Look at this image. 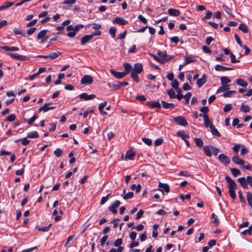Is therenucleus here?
I'll list each match as a JSON object with an SVG mask.
<instances>
[{
	"label": "nucleus",
	"instance_id": "obj_18",
	"mask_svg": "<svg viewBox=\"0 0 252 252\" xmlns=\"http://www.w3.org/2000/svg\"><path fill=\"white\" fill-rule=\"evenodd\" d=\"M146 104L147 106L150 107L151 108H160L161 105L159 102L156 101H148L146 102Z\"/></svg>",
	"mask_w": 252,
	"mask_h": 252
},
{
	"label": "nucleus",
	"instance_id": "obj_37",
	"mask_svg": "<svg viewBox=\"0 0 252 252\" xmlns=\"http://www.w3.org/2000/svg\"><path fill=\"white\" fill-rule=\"evenodd\" d=\"M240 111L244 113L248 112L250 111V107L249 105L242 103L240 107Z\"/></svg>",
	"mask_w": 252,
	"mask_h": 252
},
{
	"label": "nucleus",
	"instance_id": "obj_52",
	"mask_svg": "<svg viewBox=\"0 0 252 252\" xmlns=\"http://www.w3.org/2000/svg\"><path fill=\"white\" fill-rule=\"evenodd\" d=\"M167 94L171 98H176V94L174 91L173 89H170L168 91Z\"/></svg>",
	"mask_w": 252,
	"mask_h": 252
},
{
	"label": "nucleus",
	"instance_id": "obj_6",
	"mask_svg": "<svg viewBox=\"0 0 252 252\" xmlns=\"http://www.w3.org/2000/svg\"><path fill=\"white\" fill-rule=\"evenodd\" d=\"M7 55L8 56L11 57L12 58L14 59H16L19 61H26L28 60V57L25 56L20 55H17L13 53H8Z\"/></svg>",
	"mask_w": 252,
	"mask_h": 252
},
{
	"label": "nucleus",
	"instance_id": "obj_2",
	"mask_svg": "<svg viewBox=\"0 0 252 252\" xmlns=\"http://www.w3.org/2000/svg\"><path fill=\"white\" fill-rule=\"evenodd\" d=\"M232 161L237 165H240L242 166V167L245 169L250 170L251 169V165L249 163H247V165H244L245 161L240 158L238 156L234 155L232 158Z\"/></svg>",
	"mask_w": 252,
	"mask_h": 252
},
{
	"label": "nucleus",
	"instance_id": "obj_48",
	"mask_svg": "<svg viewBox=\"0 0 252 252\" xmlns=\"http://www.w3.org/2000/svg\"><path fill=\"white\" fill-rule=\"evenodd\" d=\"M52 223H50L47 226H44L42 227H37V229L40 231L46 232L49 230V228L52 226Z\"/></svg>",
	"mask_w": 252,
	"mask_h": 252
},
{
	"label": "nucleus",
	"instance_id": "obj_61",
	"mask_svg": "<svg viewBox=\"0 0 252 252\" xmlns=\"http://www.w3.org/2000/svg\"><path fill=\"white\" fill-rule=\"evenodd\" d=\"M171 84H172V87L175 90L177 89L178 88H179V82L177 80L174 79V80L172 81Z\"/></svg>",
	"mask_w": 252,
	"mask_h": 252
},
{
	"label": "nucleus",
	"instance_id": "obj_42",
	"mask_svg": "<svg viewBox=\"0 0 252 252\" xmlns=\"http://www.w3.org/2000/svg\"><path fill=\"white\" fill-rule=\"evenodd\" d=\"M135 154L131 151H128L126 155V158L129 159H132L134 157Z\"/></svg>",
	"mask_w": 252,
	"mask_h": 252
},
{
	"label": "nucleus",
	"instance_id": "obj_8",
	"mask_svg": "<svg viewBox=\"0 0 252 252\" xmlns=\"http://www.w3.org/2000/svg\"><path fill=\"white\" fill-rule=\"evenodd\" d=\"M48 31L47 30H43L40 31L37 36L38 39H41V43H44V41L48 38V36H46Z\"/></svg>",
	"mask_w": 252,
	"mask_h": 252
},
{
	"label": "nucleus",
	"instance_id": "obj_40",
	"mask_svg": "<svg viewBox=\"0 0 252 252\" xmlns=\"http://www.w3.org/2000/svg\"><path fill=\"white\" fill-rule=\"evenodd\" d=\"M194 140L197 147H201L203 146V142L201 138H195Z\"/></svg>",
	"mask_w": 252,
	"mask_h": 252
},
{
	"label": "nucleus",
	"instance_id": "obj_30",
	"mask_svg": "<svg viewBox=\"0 0 252 252\" xmlns=\"http://www.w3.org/2000/svg\"><path fill=\"white\" fill-rule=\"evenodd\" d=\"M61 55L60 52H53L48 55L49 59L51 60H54Z\"/></svg>",
	"mask_w": 252,
	"mask_h": 252
},
{
	"label": "nucleus",
	"instance_id": "obj_56",
	"mask_svg": "<svg viewBox=\"0 0 252 252\" xmlns=\"http://www.w3.org/2000/svg\"><path fill=\"white\" fill-rule=\"evenodd\" d=\"M212 217L214 219V223L216 225H218L220 221L217 216L214 214H212Z\"/></svg>",
	"mask_w": 252,
	"mask_h": 252
},
{
	"label": "nucleus",
	"instance_id": "obj_64",
	"mask_svg": "<svg viewBox=\"0 0 252 252\" xmlns=\"http://www.w3.org/2000/svg\"><path fill=\"white\" fill-rule=\"evenodd\" d=\"M232 109V105L231 104H227L225 105L223 108V111L225 112H228Z\"/></svg>",
	"mask_w": 252,
	"mask_h": 252
},
{
	"label": "nucleus",
	"instance_id": "obj_12",
	"mask_svg": "<svg viewBox=\"0 0 252 252\" xmlns=\"http://www.w3.org/2000/svg\"><path fill=\"white\" fill-rule=\"evenodd\" d=\"M50 103H45L43 106L40 107L38 109L39 112L43 111L44 112H47L50 110L54 109L56 107L55 106H49L50 105Z\"/></svg>",
	"mask_w": 252,
	"mask_h": 252
},
{
	"label": "nucleus",
	"instance_id": "obj_23",
	"mask_svg": "<svg viewBox=\"0 0 252 252\" xmlns=\"http://www.w3.org/2000/svg\"><path fill=\"white\" fill-rule=\"evenodd\" d=\"M0 48L5 50V51H17L19 49L17 47L14 46H1Z\"/></svg>",
	"mask_w": 252,
	"mask_h": 252
},
{
	"label": "nucleus",
	"instance_id": "obj_33",
	"mask_svg": "<svg viewBox=\"0 0 252 252\" xmlns=\"http://www.w3.org/2000/svg\"><path fill=\"white\" fill-rule=\"evenodd\" d=\"M210 129H211V132H212V134L213 135H215V136H218V137H220L221 136V135L220 133V132L215 128V127L214 126V125L213 126H211L210 127Z\"/></svg>",
	"mask_w": 252,
	"mask_h": 252
},
{
	"label": "nucleus",
	"instance_id": "obj_32",
	"mask_svg": "<svg viewBox=\"0 0 252 252\" xmlns=\"http://www.w3.org/2000/svg\"><path fill=\"white\" fill-rule=\"evenodd\" d=\"M221 85H228L231 82V80L227 77L222 76L220 79Z\"/></svg>",
	"mask_w": 252,
	"mask_h": 252
},
{
	"label": "nucleus",
	"instance_id": "obj_39",
	"mask_svg": "<svg viewBox=\"0 0 252 252\" xmlns=\"http://www.w3.org/2000/svg\"><path fill=\"white\" fill-rule=\"evenodd\" d=\"M106 104H107V102L106 101H105V102H103L100 103L98 106V110L102 114L104 115V114H106V113H107L106 112L103 111V109L104 108V107L106 106Z\"/></svg>",
	"mask_w": 252,
	"mask_h": 252
},
{
	"label": "nucleus",
	"instance_id": "obj_27",
	"mask_svg": "<svg viewBox=\"0 0 252 252\" xmlns=\"http://www.w3.org/2000/svg\"><path fill=\"white\" fill-rule=\"evenodd\" d=\"M38 137L39 134L36 131H31L27 134V138H37Z\"/></svg>",
	"mask_w": 252,
	"mask_h": 252
},
{
	"label": "nucleus",
	"instance_id": "obj_10",
	"mask_svg": "<svg viewBox=\"0 0 252 252\" xmlns=\"http://www.w3.org/2000/svg\"><path fill=\"white\" fill-rule=\"evenodd\" d=\"M158 55L159 56V63L164 64L165 63L166 57H167V54L165 51H158Z\"/></svg>",
	"mask_w": 252,
	"mask_h": 252
},
{
	"label": "nucleus",
	"instance_id": "obj_28",
	"mask_svg": "<svg viewBox=\"0 0 252 252\" xmlns=\"http://www.w3.org/2000/svg\"><path fill=\"white\" fill-rule=\"evenodd\" d=\"M123 66L124 67L125 71V72L124 73H126V75L128 74L131 71H132V67L131 65L128 63H124Z\"/></svg>",
	"mask_w": 252,
	"mask_h": 252
},
{
	"label": "nucleus",
	"instance_id": "obj_51",
	"mask_svg": "<svg viewBox=\"0 0 252 252\" xmlns=\"http://www.w3.org/2000/svg\"><path fill=\"white\" fill-rule=\"evenodd\" d=\"M90 25H92L93 26V28L94 29V30H99L101 28V26L100 24H96V23H93V24H89L87 26H86V27H88Z\"/></svg>",
	"mask_w": 252,
	"mask_h": 252
},
{
	"label": "nucleus",
	"instance_id": "obj_16",
	"mask_svg": "<svg viewBox=\"0 0 252 252\" xmlns=\"http://www.w3.org/2000/svg\"><path fill=\"white\" fill-rule=\"evenodd\" d=\"M238 181L244 189H247L248 188L247 178L240 177L238 179Z\"/></svg>",
	"mask_w": 252,
	"mask_h": 252
},
{
	"label": "nucleus",
	"instance_id": "obj_35",
	"mask_svg": "<svg viewBox=\"0 0 252 252\" xmlns=\"http://www.w3.org/2000/svg\"><path fill=\"white\" fill-rule=\"evenodd\" d=\"M108 85L110 88H113L115 90L118 89L120 88L119 81H116L111 84H110V83H108Z\"/></svg>",
	"mask_w": 252,
	"mask_h": 252
},
{
	"label": "nucleus",
	"instance_id": "obj_1",
	"mask_svg": "<svg viewBox=\"0 0 252 252\" xmlns=\"http://www.w3.org/2000/svg\"><path fill=\"white\" fill-rule=\"evenodd\" d=\"M226 181L228 184V192L231 198L233 199H235L236 198L235 194V190L236 189V184L234 181L230 178L229 176H225V177Z\"/></svg>",
	"mask_w": 252,
	"mask_h": 252
},
{
	"label": "nucleus",
	"instance_id": "obj_58",
	"mask_svg": "<svg viewBox=\"0 0 252 252\" xmlns=\"http://www.w3.org/2000/svg\"><path fill=\"white\" fill-rule=\"evenodd\" d=\"M230 59H231V62L233 63H238L240 62L239 60H237L235 59L236 56L235 55H234L232 53L230 54Z\"/></svg>",
	"mask_w": 252,
	"mask_h": 252
},
{
	"label": "nucleus",
	"instance_id": "obj_46",
	"mask_svg": "<svg viewBox=\"0 0 252 252\" xmlns=\"http://www.w3.org/2000/svg\"><path fill=\"white\" fill-rule=\"evenodd\" d=\"M139 73L131 71V77L133 78V79L136 82H138L139 81V79L138 76Z\"/></svg>",
	"mask_w": 252,
	"mask_h": 252
},
{
	"label": "nucleus",
	"instance_id": "obj_15",
	"mask_svg": "<svg viewBox=\"0 0 252 252\" xmlns=\"http://www.w3.org/2000/svg\"><path fill=\"white\" fill-rule=\"evenodd\" d=\"M143 70L142 64L140 63H136L134 64V68L132 69V71L138 73H141Z\"/></svg>",
	"mask_w": 252,
	"mask_h": 252
},
{
	"label": "nucleus",
	"instance_id": "obj_20",
	"mask_svg": "<svg viewBox=\"0 0 252 252\" xmlns=\"http://www.w3.org/2000/svg\"><path fill=\"white\" fill-rule=\"evenodd\" d=\"M207 81V78L205 74H204L202 77L198 79L197 80V84L198 87H201L203 86Z\"/></svg>",
	"mask_w": 252,
	"mask_h": 252
},
{
	"label": "nucleus",
	"instance_id": "obj_53",
	"mask_svg": "<svg viewBox=\"0 0 252 252\" xmlns=\"http://www.w3.org/2000/svg\"><path fill=\"white\" fill-rule=\"evenodd\" d=\"M222 8L226 13L233 17H234V16L231 13L230 9L227 6L223 5Z\"/></svg>",
	"mask_w": 252,
	"mask_h": 252
},
{
	"label": "nucleus",
	"instance_id": "obj_34",
	"mask_svg": "<svg viewBox=\"0 0 252 252\" xmlns=\"http://www.w3.org/2000/svg\"><path fill=\"white\" fill-rule=\"evenodd\" d=\"M246 197L248 204L252 208V193L247 192Z\"/></svg>",
	"mask_w": 252,
	"mask_h": 252
},
{
	"label": "nucleus",
	"instance_id": "obj_60",
	"mask_svg": "<svg viewBox=\"0 0 252 252\" xmlns=\"http://www.w3.org/2000/svg\"><path fill=\"white\" fill-rule=\"evenodd\" d=\"M133 196V193L132 192H129L123 195V198L125 200L131 198Z\"/></svg>",
	"mask_w": 252,
	"mask_h": 252
},
{
	"label": "nucleus",
	"instance_id": "obj_41",
	"mask_svg": "<svg viewBox=\"0 0 252 252\" xmlns=\"http://www.w3.org/2000/svg\"><path fill=\"white\" fill-rule=\"evenodd\" d=\"M230 170L231 171L232 174L234 177H237L241 175V172L237 168H231Z\"/></svg>",
	"mask_w": 252,
	"mask_h": 252
},
{
	"label": "nucleus",
	"instance_id": "obj_31",
	"mask_svg": "<svg viewBox=\"0 0 252 252\" xmlns=\"http://www.w3.org/2000/svg\"><path fill=\"white\" fill-rule=\"evenodd\" d=\"M177 135L179 137H181V138L184 140H185L186 138H189V135L188 134H186L185 131L183 130L178 131L177 133Z\"/></svg>",
	"mask_w": 252,
	"mask_h": 252
},
{
	"label": "nucleus",
	"instance_id": "obj_55",
	"mask_svg": "<svg viewBox=\"0 0 252 252\" xmlns=\"http://www.w3.org/2000/svg\"><path fill=\"white\" fill-rule=\"evenodd\" d=\"M142 141L147 145L151 146L152 144V140L148 138H142Z\"/></svg>",
	"mask_w": 252,
	"mask_h": 252
},
{
	"label": "nucleus",
	"instance_id": "obj_14",
	"mask_svg": "<svg viewBox=\"0 0 252 252\" xmlns=\"http://www.w3.org/2000/svg\"><path fill=\"white\" fill-rule=\"evenodd\" d=\"M80 98L84 99L85 100H88L90 99H92L94 98L95 97V94H88L87 93H83L80 94L79 95Z\"/></svg>",
	"mask_w": 252,
	"mask_h": 252
},
{
	"label": "nucleus",
	"instance_id": "obj_25",
	"mask_svg": "<svg viewBox=\"0 0 252 252\" xmlns=\"http://www.w3.org/2000/svg\"><path fill=\"white\" fill-rule=\"evenodd\" d=\"M204 152L205 155L208 157H211L212 155L211 153V146H205L203 147Z\"/></svg>",
	"mask_w": 252,
	"mask_h": 252
},
{
	"label": "nucleus",
	"instance_id": "obj_21",
	"mask_svg": "<svg viewBox=\"0 0 252 252\" xmlns=\"http://www.w3.org/2000/svg\"><path fill=\"white\" fill-rule=\"evenodd\" d=\"M93 38V36L91 34L84 36L81 40V44L82 45H85L87 42Z\"/></svg>",
	"mask_w": 252,
	"mask_h": 252
},
{
	"label": "nucleus",
	"instance_id": "obj_11",
	"mask_svg": "<svg viewBox=\"0 0 252 252\" xmlns=\"http://www.w3.org/2000/svg\"><path fill=\"white\" fill-rule=\"evenodd\" d=\"M127 21L122 18L116 17L113 21V23L124 26L127 24Z\"/></svg>",
	"mask_w": 252,
	"mask_h": 252
},
{
	"label": "nucleus",
	"instance_id": "obj_43",
	"mask_svg": "<svg viewBox=\"0 0 252 252\" xmlns=\"http://www.w3.org/2000/svg\"><path fill=\"white\" fill-rule=\"evenodd\" d=\"M116 28L115 27H111L109 29V34L114 38L116 37Z\"/></svg>",
	"mask_w": 252,
	"mask_h": 252
},
{
	"label": "nucleus",
	"instance_id": "obj_17",
	"mask_svg": "<svg viewBox=\"0 0 252 252\" xmlns=\"http://www.w3.org/2000/svg\"><path fill=\"white\" fill-rule=\"evenodd\" d=\"M110 72L117 78L121 79L123 78L125 75L126 73L122 72H117L114 69H111Z\"/></svg>",
	"mask_w": 252,
	"mask_h": 252
},
{
	"label": "nucleus",
	"instance_id": "obj_29",
	"mask_svg": "<svg viewBox=\"0 0 252 252\" xmlns=\"http://www.w3.org/2000/svg\"><path fill=\"white\" fill-rule=\"evenodd\" d=\"M229 89V85H221V86L217 90V93H220L221 92H223L226 90H228Z\"/></svg>",
	"mask_w": 252,
	"mask_h": 252
},
{
	"label": "nucleus",
	"instance_id": "obj_50",
	"mask_svg": "<svg viewBox=\"0 0 252 252\" xmlns=\"http://www.w3.org/2000/svg\"><path fill=\"white\" fill-rule=\"evenodd\" d=\"M54 154L57 158H59L62 156L63 154V151L61 149L57 148L54 152Z\"/></svg>",
	"mask_w": 252,
	"mask_h": 252
},
{
	"label": "nucleus",
	"instance_id": "obj_13",
	"mask_svg": "<svg viewBox=\"0 0 252 252\" xmlns=\"http://www.w3.org/2000/svg\"><path fill=\"white\" fill-rule=\"evenodd\" d=\"M215 69L216 71H229L234 69L233 67H225L220 64L216 65L215 66Z\"/></svg>",
	"mask_w": 252,
	"mask_h": 252
},
{
	"label": "nucleus",
	"instance_id": "obj_5",
	"mask_svg": "<svg viewBox=\"0 0 252 252\" xmlns=\"http://www.w3.org/2000/svg\"><path fill=\"white\" fill-rule=\"evenodd\" d=\"M94 82L92 76L89 75H85L81 79V83L84 85L92 84Z\"/></svg>",
	"mask_w": 252,
	"mask_h": 252
},
{
	"label": "nucleus",
	"instance_id": "obj_45",
	"mask_svg": "<svg viewBox=\"0 0 252 252\" xmlns=\"http://www.w3.org/2000/svg\"><path fill=\"white\" fill-rule=\"evenodd\" d=\"M176 90L177 93V94L176 95V98L180 100L183 98V95L181 94L182 90L180 88H178Z\"/></svg>",
	"mask_w": 252,
	"mask_h": 252
},
{
	"label": "nucleus",
	"instance_id": "obj_54",
	"mask_svg": "<svg viewBox=\"0 0 252 252\" xmlns=\"http://www.w3.org/2000/svg\"><path fill=\"white\" fill-rule=\"evenodd\" d=\"M186 63L185 64H188L191 63H194L195 60L193 59L192 57H185Z\"/></svg>",
	"mask_w": 252,
	"mask_h": 252
},
{
	"label": "nucleus",
	"instance_id": "obj_49",
	"mask_svg": "<svg viewBox=\"0 0 252 252\" xmlns=\"http://www.w3.org/2000/svg\"><path fill=\"white\" fill-rule=\"evenodd\" d=\"M27 137H24L22 139H18V140H17L16 141H21L22 143L24 145H28L30 141V140H28L27 139Z\"/></svg>",
	"mask_w": 252,
	"mask_h": 252
},
{
	"label": "nucleus",
	"instance_id": "obj_22",
	"mask_svg": "<svg viewBox=\"0 0 252 252\" xmlns=\"http://www.w3.org/2000/svg\"><path fill=\"white\" fill-rule=\"evenodd\" d=\"M169 15L173 16H178L180 14V11L178 10L170 8L168 10Z\"/></svg>",
	"mask_w": 252,
	"mask_h": 252
},
{
	"label": "nucleus",
	"instance_id": "obj_19",
	"mask_svg": "<svg viewBox=\"0 0 252 252\" xmlns=\"http://www.w3.org/2000/svg\"><path fill=\"white\" fill-rule=\"evenodd\" d=\"M158 187L161 189H159V190L161 191H163V189L166 192L168 193L169 192L170 189L169 186L166 184H163L161 182L158 183Z\"/></svg>",
	"mask_w": 252,
	"mask_h": 252
},
{
	"label": "nucleus",
	"instance_id": "obj_38",
	"mask_svg": "<svg viewBox=\"0 0 252 252\" xmlns=\"http://www.w3.org/2000/svg\"><path fill=\"white\" fill-rule=\"evenodd\" d=\"M14 4V3L13 2H6L4 3L3 5L0 7V10L9 8L10 6L13 5Z\"/></svg>",
	"mask_w": 252,
	"mask_h": 252
},
{
	"label": "nucleus",
	"instance_id": "obj_62",
	"mask_svg": "<svg viewBox=\"0 0 252 252\" xmlns=\"http://www.w3.org/2000/svg\"><path fill=\"white\" fill-rule=\"evenodd\" d=\"M248 150L244 145H242L240 154L243 156L248 153Z\"/></svg>",
	"mask_w": 252,
	"mask_h": 252
},
{
	"label": "nucleus",
	"instance_id": "obj_59",
	"mask_svg": "<svg viewBox=\"0 0 252 252\" xmlns=\"http://www.w3.org/2000/svg\"><path fill=\"white\" fill-rule=\"evenodd\" d=\"M242 145L240 144H236L232 148V150L234 152L236 153H238L240 149L241 148Z\"/></svg>",
	"mask_w": 252,
	"mask_h": 252
},
{
	"label": "nucleus",
	"instance_id": "obj_36",
	"mask_svg": "<svg viewBox=\"0 0 252 252\" xmlns=\"http://www.w3.org/2000/svg\"><path fill=\"white\" fill-rule=\"evenodd\" d=\"M238 28L244 33L248 32V28L245 24H240L239 25Z\"/></svg>",
	"mask_w": 252,
	"mask_h": 252
},
{
	"label": "nucleus",
	"instance_id": "obj_7",
	"mask_svg": "<svg viewBox=\"0 0 252 252\" xmlns=\"http://www.w3.org/2000/svg\"><path fill=\"white\" fill-rule=\"evenodd\" d=\"M121 204V202L119 200L115 201L114 203L109 206L108 207L109 211L112 212L113 214H116L117 213V210L116 208L118 207Z\"/></svg>",
	"mask_w": 252,
	"mask_h": 252
},
{
	"label": "nucleus",
	"instance_id": "obj_9",
	"mask_svg": "<svg viewBox=\"0 0 252 252\" xmlns=\"http://www.w3.org/2000/svg\"><path fill=\"white\" fill-rule=\"evenodd\" d=\"M200 117H203L204 118V125L205 127L210 128L211 127V126H213L212 123L210 122L209 120V116L207 114H202L200 113L199 114Z\"/></svg>",
	"mask_w": 252,
	"mask_h": 252
},
{
	"label": "nucleus",
	"instance_id": "obj_44",
	"mask_svg": "<svg viewBox=\"0 0 252 252\" xmlns=\"http://www.w3.org/2000/svg\"><path fill=\"white\" fill-rule=\"evenodd\" d=\"M76 2V0H65L63 2V4L68 5V7H71L73 4Z\"/></svg>",
	"mask_w": 252,
	"mask_h": 252
},
{
	"label": "nucleus",
	"instance_id": "obj_3",
	"mask_svg": "<svg viewBox=\"0 0 252 252\" xmlns=\"http://www.w3.org/2000/svg\"><path fill=\"white\" fill-rule=\"evenodd\" d=\"M218 159L223 165H228L230 162V158L226 155L221 154L218 156Z\"/></svg>",
	"mask_w": 252,
	"mask_h": 252
},
{
	"label": "nucleus",
	"instance_id": "obj_24",
	"mask_svg": "<svg viewBox=\"0 0 252 252\" xmlns=\"http://www.w3.org/2000/svg\"><path fill=\"white\" fill-rule=\"evenodd\" d=\"M236 84L241 87H247L248 85V82L243 79L239 78L236 80Z\"/></svg>",
	"mask_w": 252,
	"mask_h": 252
},
{
	"label": "nucleus",
	"instance_id": "obj_26",
	"mask_svg": "<svg viewBox=\"0 0 252 252\" xmlns=\"http://www.w3.org/2000/svg\"><path fill=\"white\" fill-rule=\"evenodd\" d=\"M162 107L165 109H172L174 108L175 105L172 103H167L164 101H161Z\"/></svg>",
	"mask_w": 252,
	"mask_h": 252
},
{
	"label": "nucleus",
	"instance_id": "obj_57",
	"mask_svg": "<svg viewBox=\"0 0 252 252\" xmlns=\"http://www.w3.org/2000/svg\"><path fill=\"white\" fill-rule=\"evenodd\" d=\"M191 96V93H189V92L187 93L184 96H183V98H184L185 99L186 103H189Z\"/></svg>",
	"mask_w": 252,
	"mask_h": 252
},
{
	"label": "nucleus",
	"instance_id": "obj_47",
	"mask_svg": "<svg viewBox=\"0 0 252 252\" xmlns=\"http://www.w3.org/2000/svg\"><path fill=\"white\" fill-rule=\"evenodd\" d=\"M235 93H236V92L235 91H228L225 92L223 94V96L225 97H230L233 94H234Z\"/></svg>",
	"mask_w": 252,
	"mask_h": 252
},
{
	"label": "nucleus",
	"instance_id": "obj_63",
	"mask_svg": "<svg viewBox=\"0 0 252 252\" xmlns=\"http://www.w3.org/2000/svg\"><path fill=\"white\" fill-rule=\"evenodd\" d=\"M123 242L122 239L121 238H119L117 239L114 243V245L115 247H120Z\"/></svg>",
	"mask_w": 252,
	"mask_h": 252
},
{
	"label": "nucleus",
	"instance_id": "obj_4",
	"mask_svg": "<svg viewBox=\"0 0 252 252\" xmlns=\"http://www.w3.org/2000/svg\"><path fill=\"white\" fill-rule=\"evenodd\" d=\"M173 120L177 124L182 126H186L188 124L186 119L181 116L176 117Z\"/></svg>",
	"mask_w": 252,
	"mask_h": 252
}]
</instances>
